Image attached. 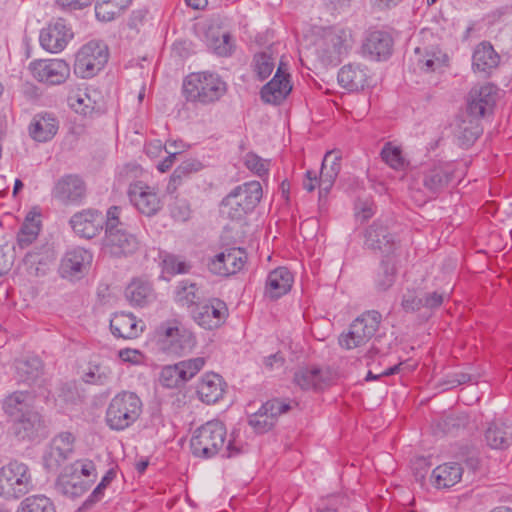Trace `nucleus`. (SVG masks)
Here are the masks:
<instances>
[{"mask_svg": "<svg viewBox=\"0 0 512 512\" xmlns=\"http://www.w3.org/2000/svg\"><path fill=\"white\" fill-rule=\"evenodd\" d=\"M157 336L159 348L169 355L181 356L190 352L196 345L194 334L175 321L159 325Z\"/></svg>", "mask_w": 512, "mask_h": 512, "instance_id": "obj_6", "label": "nucleus"}, {"mask_svg": "<svg viewBox=\"0 0 512 512\" xmlns=\"http://www.w3.org/2000/svg\"><path fill=\"white\" fill-rule=\"evenodd\" d=\"M261 409L265 411L269 416H271L274 422H276L278 416L288 412L291 409V405L289 402L284 400L272 399L264 403Z\"/></svg>", "mask_w": 512, "mask_h": 512, "instance_id": "obj_60", "label": "nucleus"}, {"mask_svg": "<svg viewBox=\"0 0 512 512\" xmlns=\"http://www.w3.org/2000/svg\"><path fill=\"white\" fill-rule=\"evenodd\" d=\"M73 38V32L63 18H57L43 28L39 41L43 49L50 53L61 52Z\"/></svg>", "mask_w": 512, "mask_h": 512, "instance_id": "obj_15", "label": "nucleus"}, {"mask_svg": "<svg viewBox=\"0 0 512 512\" xmlns=\"http://www.w3.org/2000/svg\"><path fill=\"white\" fill-rule=\"evenodd\" d=\"M198 287L195 283L183 280L178 283L175 289V301L180 306L191 308L199 304Z\"/></svg>", "mask_w": 512, "mask_h": 512, "instance_id": "obj_44", "label": "nucleus"}, {"mask_svg": "<svg viewBox=\"0 0 512 512\" xmlns=\"http://www.w3.org/2000/svg\"><path fill=\"white\" fill-rule=\"evenodd\" d=\"M92 262V254L81 247L68 250L60 264V274L63 278H79Z\"/></svg>", "mask_w": 512, "mask_h": 512, "instance_id": "obj_23", "label": "nucleus"}, {"mask_svg": "<svg viewBox=\"0 0 512 512\" xmlns=\"http://www.w3.org/2000/svg\"><path fill=\"white\" fill-rule=\"evenodd\" d=\"M289 78L290 75L286 72L283 63H280L273 79L261 89V99L265 103L280 104L292 90Z\"/></svg>", "mask_w": 512, "mask_h": 512, "instance_id": "obj_20", "label": "nucleus"}, {"mask_svg": "<svg viewBox=\"0 0 512 512\" xmlns=\"http://www.w3.org/2000/svg\"><path fill=\"white\" fill-rule=\"evenodd\" d=\"M142 407V401L136 393L120 392L110 400L106 409L105 422L111 430L123 431L138 420Z\"/></svg>", "mask_w": 512, "mask_h": 512, "instance_id": "obj_3", "label": "nucleus"}, {"mask_svg": "<svg viewBox=\"0 0 512 512\" xmlns=\"http://www.w3.org/2000/svg\"><path fill=\"white\" fill-rule=\"evenodd\" d=\"M164 269L167 273L172 275L185 274L191 269V265L175 255H167L164 260Z\"/></svg>", "mask_w": 512, "mask_h": 512, "instance_id": "obj_58", "label": "nucleus"}, {"mask_svg": "<svg viewBox=\"0 0 512 512\" xmlns=\"http://www.w3.org/2000/svg\"><path fill=\"white\" fill-rule=\"evenodd\" d=\"M368 80L367 69L360 64H348L338 72V83L348 91H359Z\"/></svg>", "mask_w": 512, "mask_h": 512, "instance_id": "obj_33", "label": "nucleus"}, {"mask_svg": "<svg viewBox=\"0 0 512 512\" xmlns=\"http://www.w3.org/2000/svg\"><path fill=\"white\" fill-rule=\"evenodd\" d=\"M66 467H67V471H71L74 474H79V475L81 474L82 476H85V477H90V476L95 475V471H96L95 464L91 460H88V459L77 460L74 463H72L71 465H68Z\"/></svg>", "mask_w": 512, "mask_h": 512, "instance_id": "obj_62", "label": "nucleus"}, {"mask_svg": "<svg viewBox=\"0 0 512 512\" xmlns=\"http://www.w3.org/2000/svg\"><path fill=\"white\" fill-rule=\"evenodd\" d=\"M466 423L467 417L465 415H449L438 423V427L443 431V433H452L454 430L459 429L460 427H465Z\"/></svg>", "mask_w": 512, "mask_h": 512, "instance_id": "obj_61", "label": "nucleus"}, {"mask_svg": "<svg viewBox=\"0 0 512 512\" xmlns=\"http://www.w3.org/2000/svg\"><path fill=\"white\" fill-rule=\"evenodd\" d=\"M128 197L131 204L144 215L152 216L161 208V201L155 190L142 181L129 185Z\"/></svg>", "mask_w": 512, "mask_h": 512, "instance_id": "obj_17", "label": "nucleus"}, {"mask_svg": "<svg viewBox=\"0 0 512 512\" xmlns=\"http://www.w3.org/2000/svg\"><path fill=\"white\" fill-rule=\"evenodd\" d=\"M249 424L258 432H265L270 430L275 422L271 416H269L265 411L261 408L250 416Z\"/></svg>", "mask_w": 512, "mask_h": 512, "instance_id": "obj_57", "label": "nucleus"}, {"mask_svg": "<svg viewBox=\"0 0 512 512\" xmlns=\"http://www.w3.org/2000/svg\"><path fill=\"white\" fill-rule=\"evenodd\" d=\"M455 167L449 162H433L422 173V184L430 195L443 192L455 178Z\"/></svg>", "mask_w": 512, "mask_h": 512, "instance_id": "obj_12", "label": "nucleus"}, {"mask_svg": "<svg viewBox=\"0 0 512 512\" xmlns=\"http://www.w3.org/2000/svg\"><path fill=\"white\" fill-rule=\"evenodd\" d=\"M2 407L11 419L23 417L34 409V395L28 391H15L3 400Z\"/></svg>", "mask_w": 512, "mask_h": 512, "instance_id": "obj_32", "label": "nucleus"}, {"mask_svg": "<svg viewBox=\"0 0 512 512\" xmlns=\"http://www.w3.org/2000/svg\"><path fill=\"white\" fill-rule=\"evenodd\" d=\"M498 97V88L493 84H485L472 89L469 93L467 111L480 118L491 113Z\"/></svg>", "mask_w": 512, "mask_h": 512, "instance_id": "obj_19", "label": "nucleus"}, {"mask_svg": "<svg viewBox=\"0 0 512 512\" xmlns=\"http://www.w3.org/2000/svg\"><path fill=\"white\" fill-rule=\"evenodd\" d=\"M17 382L29 386L39 384L43 376V363L37 356H25L14 362Z\"/></svg>", "mask_w": 512, "mask_h": 512, "instance_id": "obj_25", "label": "nucleus"}, {"mask_svg": "<svg viewBox=\"0 0 512 512\" xmlns=\"http://www.w3.org/2000/svg\"><path fill=\"white\" fill-rule=\"evenodd\" d=\"M227 92V84L215 72L202 71L187 75L183 94L187 101L209 105L219 101Z\"/></svg>", "mask_w": 512, "mask_h": 512, "instance_id": "obj_2", "label": "nucleus"}, {"mask_svg": "<svg viewBox=\"0 0 512 512\" xmlns=\"http://www.w3.org/2000/svg\"><path fill=\"white\" fill-rule=\"evenodd\" d=\"M14 422L15 434L21 439H32L44 430L42 416L35 409L23 417L11 419Z\"/></svg>", "mask_w": 512, "mask_h": 512, "instance_id": "obj_34", "label": "nucleus"}, {"mask_svg": "<svg viewBox=\"0 0 512 512\" xmlns=\"http://www.w3.org/2000/svg\"><path fill=\"white\" fill-rule=\"evenodd\" d=\"M193 320L202 328L212 330L220 327L228 316V309L220 299L199 303L191 310Z\"/></svg>", "mask_w": 512, "mask_h": 512, "instance_id": "obj_14", "label": "nucleus"}, {"mask_svg": "<svg viewBox=\"0 0 512 512\" xmlns=\"http://www.w3.org/2000/svg\"><path fill=\"white\" fill-rule=\"evenodd\" d=\"M262 195V186L258 181L246 182L223 198L220 211L232 220L243 219L256 208Z\"/></svg>", "mask_w": 512, "mask_h": 512, "instance_id": "obj_4", "label": "nucleus"}, {"mask_svg": "<svg viewBox=\"0 0 512 512\" xmlns=\"http://www.w3.org/2000/svg\"><path fill=\"white\" fill-rule=\"evenodd\" d=\"M389 219L375 220L364 233L365 248L389 257L396 249V235L392 232Z\"/></svg>", "mask_w": 512, "mask_h": 512, "instance_id": "obj_9", "label": "nucleus"}, {"mask_svg": "<svg viewBox=\"0 0 512 512\" xmlns=\"http://www.w3.org/2000/svg\"><path fill=\"white\" fill-rule=\"evenodd\" d=\"M84 180L75 174L62 176L52 189V196L64 205H80L86 198Z\"/></svg>", "mask_w": 512, "mask_h": 512, "instance_id": "obj_13", "label": "nucleus"}, {"mask_svg": "<svg viewBox=\"0 0 512 512\" xmlns=\"http://www.w3.org/2000/svg\"><path fill=\"white\" fill-rule=\"evenodd\" d=\"M160 383L166 388H179L183 386L184 380L182 379L179 364L167 365L162 368L159 378Z\"/></svg>", "mask_w": 512, "mask_h": 512, "instance_id": "obj_50", "label": "nucleus"}, {"mask_svg": "<svg viewBox=\"0 0 512 512\" xmlns=\"http://www.w3.org/2000/svg\"><path fill=\"white\" fill-rule=\"evenodd\" d=\"M130 1L131 0H98L95 5V15L100 21H112L128 6Z\"/></svg>", "mask_w": 512, "mask_h": 512, "instance_id": "obj_45", "label": "nucleus"}, {"mask_svg": "<svg viewBox=\"0 0 512 512\" xmlns=\"http://www.w3.org/2000/svg\"><path fill=\"white\" fill-rule=\"evenodd\" d=\"M33 489L32 475L27 464L10 461L0 468V496L18 499Z\"/></svg>", "mask_w": 512, "mask_h": 512, "instance_id": "obj_5", "label": "nucleus"}, {"mask_svg": "<svg viewBox=\"0 0 512 512\" xmlns=\"http://www.w3.org/2000/svg\"><path fill=\"white\" fill-rule=\"evenodd\" d=\"M498 63L499 55L490 43L482 42L475 48L472 56V67L475 72L487 76Z\"/></svg>", "mask_w": 512, "mask_h": 512, "instance_id": "obj_36", "label": "nucleus"}, {"mask_svg": "<svg viewBox=\"0 0 512 512\" xmlns=\"http://www.w3.org/2000/svg\"><path fill=\"white\" fill-rule=\"evenodd\" d=\"M381 320L382 316L378 311L363 313L351 323L348 332L340 336L339 344L346 349L366 344L375 335Z\"/></svg>", "mask_w": 512, "mask_h": 512, "instance_id": "obj_8", "label": "nucleus"}, {"mask_svg": "<svg viewBox=\"0 0 512 512\" xmlns=\"http://www.w3.org/2000/svg\"><path fill=\"white\" fill-rule=\"evenodd\" d=\"M485 440L493 449H505L512 444V425L494 421L485 431Z\"/></svg>", "mask_w": 512, "mask_h": 512, "instance_id": "obj_39", "label": "nucleus"}, {"mask_svg": "<svg viewBox=\"0 0 512 512\" xmlns=\"http://www.w3.org/2000/svg\"><path fill=\"white\" fill-rule=\"evenodd\" d=\"M206 363V358L196 357L178 362L184 383L191 380L198 372H200Z\"/></svg>", "mask_w": 512, "mask_h": 512, "instance_id": "obj_53", "label": "nucleus"}, {"mask_svg": "<svg viewBox=\"0 0 512 512\" xmlns=\"http://www.w3.org/2000/svg\"><path fill=\"white\" fill-rule=\"evenodd\" d=\"M324 40L328 47L327 51L334 57L347 54L353 43L351 31L344 28L330 29L325 33Z\"/></svg>", "mask_w": 512, "mask_h": 512, "instance_id": "obj_38", "label": "nucleus"}, {"mask_svg": "<svg viewBox=\"0 0 512 512\" xmlns=\"http://www.w3.org/2000/svg\"><path fill=\"white\" fill-rule=\"evenodd\" d=\"M341 153L337 150H331L326 152L321 166L320 173L325 177L337 178L341 169Z\"/></svg>", "mask_w": 512, "mask_h": 512, "instance_id": "obj_51", "label": "nucleus"}, {"mask_svg": "<svg viewBox=\"0 0 512 512\" xmlns=\"http://www.w3.org/2000/svg\"><path fill=\"white\" fill-rule=\"evenodd\" d=\"M113 372L105 361L91 360L87 371L83 374V381L87 384L107 385L112 381Z\"/></svg>", "mask_w": 512, "mask_h": 512, "instance_id": "obj_40", "label": "nucleus"}, {"mask_svg": "<svg viewBox=\"0 0 512 512\" xmlns=\"http://www.w3.org/2000/svg\"><path fill=\"white\" fill-rule=\"evenodd\" d=\"M115 477V472L111 469L106 472V474L102 477L100 483L95 487L92 493L89 495L84 505L89 507L97 502H99L104 496V490L106 487L112 482Z\"/></svg>", "mask_w": 512, "mask_h": 512, "instance_id": "obj_56", "label": "nucleus"}, {"mask_svg": "<svg viewBox=\"0 0 512 512\" xmlns=\"http://www.w3.org/2000/svg\"><path fill=\"white\" fill-rule=\"evenodd\" d=\"M209 47L219 56H229L233 51L234 44L230 34L223 33L217 36L212 35L209 39Z\"/></svg>", "mask_w": 512, "mask_h": 512, "instance_id": "obj_52", "label": "nucleus"}, {"mask_svg": "<svg viewBox=\"0 0 512 512\" xmlns=\"http://www.w3.org/2000/svg\"><path fill=\"white\" fill-rule=\"evenodd\" d=\"M393 40L388 32H370L362 45L363 53L372 60H386L392 52Z\"/></svg>", "mask_w": 512, "mask_h": 512, "instance_id": "obj_24", "label": "nucleus"}, {"mask_svg": "<svg viewBox=\"0 0 512 512\" xmlns=\"http://www.w3.org/2000/svg\"><path fill=\"white\" fill-rule=\"evenodd\" d=\"M383 161L393 169H401L404 167V158L399 147L393 146L390 142L386 143L381 150Z\"/></svg>", "mask_w": 512, "mask_h": 512, "instance_id": "obj_54", "label": "nucleus"}, {"mask_svg": "<svg viewBox=\"0 0 512 512\" xmlns=\"http://www.w3.org/2000/svg\"><path fill=\"white\" fill-rule=\"evenodd\" d=\"M69 223L77 235L91 239L103 229L105 217L96 209H85L75 213Z\"/></svg>", "mask_w": 512, "mask_h": 512, "instance_id": "obj_18", "label": "nucleus"}, {"mask_svg": "<svg viewBox=\"0 0 512 512\" xmlns=\"http://www.w3.org/2000/svg\"><path fill=\"white\" fill-rule=\"evenodd\" d=\"M142 174L141 167L136 163H128L124 165L119 171V177L128 181L137 178Z\"/></svg>", "mask_w": 512, "mask_h": 512, "instance_id": "obj_64", "label": "nucleus"}, {"mask_svg": "<svg viewBox=\"0 0 512 512\" xmlns=\"http://www.w3.org/2000/svg\"><path fill=\"white\" fill-rule=\"evenodd\" d=\"M275 67V60L270 48L256 53L253 58V69L260 80L268 78Z\"/></svg>", "mask_w": 512, "mask_h": 512, "instance_id": "obj_48", "label": "nucleus"}, {"mask_svg": "<svg viewBox=\"0 0 512 512\" xmlns=\"http://www.w3.org/2000/svg\"><path fill=\"white\" fill-rule=\"evenodd\" d=\"M39 231V224L28 215L17 234L18 245L21 248L28 247L37 238Z\"/></svg>", "mask_w": 512, "mask_h": 512, "instance_id": "obj_49", "label": "nucleus"}, {"mask_svg": "<svg viewBox=\"0 0 512 512\" xmlns=\"http://www.w3.org/2000/svg\"><path fill=\"white\" fill-rule=\"evenodd\" d=\"M293 284V275L286 267L271 271L266 279L265 295L272 300L288 293Z\"/></svg>", "mask_w": 512, "mask_h": 512, "instance_id": "obj_26", "label": "nucleus"}, {"mask_svg": "<svg viewBox=\"0 0 512 512\" xmlns=\"http://www.w3.org/2000/svg\"><path fill=\"white\" fill-rule=\"evenodd\" d=\"M89 488V483L81 479L79 474L67 471L65 466L55 482V490L57 493L76 498L83 495Z\"/></svg>", "mask_w": 512, "mask_h": 512, "instance_id": "obj_31", "label": "nucleus"}, {"mask_svg": "<svg viewBox=\"0 0 512 512\" xmlns=\"http://www.w3.org/2000/svg\"><path fill=\"white\" fill-rule=\"evenodd\" d=\"M462 474L463 468L459 463H444L433 469L431 482L438 489L450 488L461 480Z\"/></svg>", "mask_w": 512, "mask_h": 512, "instance_id": "obj_35", "label": "nucleus"}, {"mask_svg": "<svg viewBox=\"0 0 512 512\" xmlns=\"http://www.w3.org/2000/svg\"><path fill=\"white\" fill-rule=\"evenodd\" d=\"M223 382L220 375L206 373L197 385V394L200 400L207 404L216 403L223 395Z\"/></svg>", "mask_w": 512, "mask_h": 512, "instance_id": "obj_37", "label": "nucleus"}, {"mask_svg": "<svg viewBox=\"0 0 512 512\" xmlns=\"http://www.w3.org/2000/svg\"><path fill=\"white\" fill-rule=\"evenodd\" d=\"M28 68L34 79L49 85L61 84L70 75V66L62 59L34 60Z\"/></svg>", "mask_w": 512, "mask_h": 512, "instance_id": "obj_11", "label": "nucleus"}, {"mask_svg": "<svg viewBox=\"0 0 512 512\" xmlns=\"http://www.w3.org/2000/svg\"><path fill=\"white\" fill-rule=\"evenodd\" d=\"M247 261V254L242 248H231L211 258L207 264L211 273L227 277L239 272Z\"/></svg>", "mask_w": 512, "mask_h": 512, "instance_id": "obj_16", "label": "nucleus"}, {"mask_svg": "<svg viewBox=\"0 0 512 512\" xmlns=\"http://www.w3.org/2000/svg\"><path fill=\"white\" fill-rule=\"evenodd\" d=\"M245 166L258 176L262 177L267 174L269 169V161L262 159L254 153H247L244 159Z\"/></svg>", "mask_w": 512, "mask_h": 512, "instance_id": "obj_59", "label": "nucleus"}, {"mask_svg": "<svg viewBox=\"0 0 512 512\" xmlns=\"http://www.w3.org/2000/svg\"><path fill=\"white\" fill-rule=\"evenodd\" d=\"M138 248V239L126 230L119 228L106 233L104 249L111 256H128L135 253Z\"/></svg>", "mask_w": 512, "mask_h": 512, "instance_id": "obj_21", "label": "nucleus"}, {"mask_svg": "<svg viewBox=\"0 0 512 512\" xmlns=\"http://www.w3.org/2000/svg\"><path fill=\"white\" fill-rule=\"evenodd\" d=\"M395 278V264L389 257H387L386 259H383L380 263L375 279L376 288L379 291L388 290L394 284Z\"/></svg>", "mask_w": 512, "mask_h": 512, "instance_id": "obj_46", "label": "nucleus"}, {"mask_svg": "<svg viewBox=\"0 0 512 512\" xmlns=\"http://www.w3.org/2000/svg\"><path fill=\"white\" fill-rule=\"evenodd\" d=\"M16 512H56L53 502L44 495H34L25 498Z\"/></svg>", "mask_w": 512, "mask_h": 512, "instance_id": "obj_47", "label": "nucleus"}, {"mask_svg": "<svg viewBox=\"0 0 512 512\" xmlns=\"http://www.w3.org/2000/svg\"><path fill=\"white\" fill-rule=\"evenodd\" d=\"M126 298L132 305L145 306L153 298L151 285L142 280L132 281L125 290Z\"/></svg>", "mask_w": 512, "mask_h": 512, "instance_id": "obj_41", "label": "nucleus"}, {"mask_svg": "<svg viewBox=\"0 0 512 512\" xmlns=\"http://www.w3.org/2000/svg\"><path fill=\"white\" fill-rule=\"evenodd\" d=\"M446 55L437 47L415 49L413 63L415 69L421 72L430 73L440 70L445 66Z\"/></svg>", "mask_w": 512, "mask_h": 512, "instance_id": "obj_30", "label": "nucleus"}, {"mask_svg": "<svg viewBox=\"0 0 512 512\" xmlns=\"http://www.w3.org/2000/svg\"><path fill=\"white\" fill-rule=\"evenodd\" d=\"M401 306L407 313L419 311L422 308V289H407L403 293Z\"/></svg>", "mask_w": 512, "mask_h": 512, "instance_id": "obj_55", "label": "nucleus"}, {"mask_svg": "<svg viewBox=\"0 0 512 512\" xmlns=\"http://www.w3.org/2000/svg\"><path fill=\"white\" fill-rule=\"evenodd\" d=\"M330 381V373L317 367L300 368L294 374L295 384L303 390H322L330 384Z\"/></svg>", "mask_w": 512, "mask_h": 512, "instance_id": "obj_27", "label": "nucleus"}, {"mask_svg": "<svg viewBox=\"0 0 512 512\" xmlns=\"http://www.w3.org/2000/svg\"><path fill=\"white\" fill-rule=\"evenodd\" d=\"M59 121L51 113L36 114L29 126L30 136L38 142H47L57 133Z\"/></svg>", "mask_w": 512, "mask_h": 512, "instance_id": "obj_28", "label": "nucleus"}, {"mask_svg": "<svg viewBox=\"0 0 512 512\" xmlns=\"http://www.w3.org/2000/svg\"><path fill=\"white\" fill-rule=\"evenodd\" d=\"M74 447L75 437L72 433L61 432L56 435L43 455L45 469L51 472L58 471L66 461L72 459Z\"/></svg>", "mask_w": 512, "mask_h": 512, "instance_id": "obj_10", "label": "nucleus"}, {"mask_svg": "<svg viewBox=\"0 0 512 512\" xmlns=\"http://www.w3.org/2000/svg\"><path fill=\"white\" fill-rule=\"evenodd\" d=\"M480 117L472 115L466 110L459 115L453 124V133L458 144L464 148L470 147L482 134Z\"/></svg>", "mask_w": 512, "mask_h": 512, "instance_id": "obj_22", "label": "nucleus"}, {"mask_svg": "<svg viewBox=\"0 0 512 512\" xmlns=\"http://www.w3.org/2000/svg\"><path fill=\"white\" fill-rule=\"evenodd\" d=\"M110 329L114 336L123 339H135L143 331L139 321L132 313H115L110 320Z\"/></svg>", "mask_w": 512, "mask_h": 512, "instance_id": "obj_29", "label": "nucleus"}, {"mask_svg": "<svg viewBox=\"0 0 512 512\" xmlns=\"http://www.w3.org/2000/svg\"><path fill=\"white\" fill-rule=\"evenodd\" d=\"M107 45L102 41H90L77 52L74 63V73L88 79L103 69L108 61Z\"/></svg>", "mask_w": 512, "mask_h": 512, "instance_id": "obj_7", "label": "nucleus"}, {"mask_svg": "<svg viewBox=\"0 0 512 512\" xmlns=\"http://www.w3.org/2000/svg\"><path fill=\"white\" fill-rule=\"evenodd\" d=\"M446 294L443 292L433 291L425 292L422 290V308L435 309L442 305Z\"/></svg>", "mask_w": 512, "mask_h": 512, "instance_id": "obj_63", "label": "nucleus"}, {"mask_svg": "<svg viewBox=\"0 0 512 512\" xmlns=\"http://www.w3.org/2000/svg\"><path fill=\"white\" fill-rule=\"evenodd\" d=\"M67 101L71 109L84 116L91 115L96 109H99L96 100L92 99L88 92L81 89L71 92Z\"/></svg>", "mask_w": 512, "mask_h": 512, "instance_id": "obj_43", "label": "nucleus"}, {"mask_svg": "<svg viewBox=\"0 0 512 512\" xmlns=\"http://www.w3.org/2000/svg\"><path fill=\"white\" fill-rule=\"evenodd\" d=\"M190 449L194 457L211 459L222 453L223 457L231 458L241 453V447L234 439H227V430L219 420L208 421L192 434Z\"/></svg>", "mask_w": 512, "mask_h": 512, "instance_id": "obj_1", "label": "nucleus"}, {"mask_svg": "<svg viewBox=\"0 0 512 512\" xmlns=\"http://www.w3.org/2000/svg\"><path fill=\"white\" fill-rule=\"evenodd\" d=\"M204 168V165L201 161L195 158H189L184 160L180 165L176 167L173 171L170 181L167 185V191L169 193H173L177 185L185 178L190 175L201 171Z\"/></svg>", "mask_w": 512, "mask_h": 512, "instance_id": "obj_42", "label": "nucleus"}]
</instances>
